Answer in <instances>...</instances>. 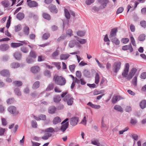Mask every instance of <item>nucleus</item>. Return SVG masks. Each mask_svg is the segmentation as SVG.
<instances>
[{"label": "nucleus", "instance_id": "f257e3e1", "mask_svg": "<svg viewBox=\"0 0 146 146\" xmlns=\"http://www.w3.org/2000/svg\"><path fill=\"white\" fill-rule=\"evenodd\" d=\"M129 63H126L125 66L123 70L122 73V75L123 77L125 78L127 80H129L128 78V73L129 72Z\"/></svg>", "mask_w": 146, "mask_h": 146}, {"label": "nucleus", "instance_id": "f03ea898", "mask_svg": "<svg viewBox=\"0 0 146 146\" xmlns=\"http://www.w3.org/2000/svg\"><path fill=\"white\" fill-rule=\"evenodd\" d=\"M55 82L57 85L63 86L65 84L66 81L65 79L62 77L57 76L55 78Z\"/></svg>", "mask_w": 146, "mask_h": 146}, {"label": "nucleus", "instance_id": "7ed1b4c3", "mask_svg": "<svg viewBox=\"0 0 146 146\" xmlns=\"http://www.w3.org/2000/svg\"><path fill=\"white\" fill-rule=\"evenodd\" d=\"M121 63L119 61L115 62L112 65V70L113 72L117 73L121 68Z\"/></svg>", "mask_w": 146, "mask_h": 146}, {"label": "nucleus", "instance_id": "20e7f679", "mask_svg": "<svg viewBox=\"0 0 146 146\" xmlns=\"http://www.w3.org/2000/svg\"><path fill=\"white\" fill-rule=\"evenodd\" d=\"M63 100L66 102L68 105L71 106L73 102L74 99L71 95L68 94L64 98Z\"/></svg>", "mask_w": 146, "mask_h": 146}, {"label": "nucleus", "instance_id": "39448f33", "mask_svg": "<svg viewBox=\"0 0 146 146\" xmlns=\"http://www.w3.org/2000/svg\"><path fill=\"white\" fill-rule=\"evenodd\" d=\"M8 110L10 113L14 115H17L19 113L16 107L14 106H11L9 107L8 109Z\"/></svg>", "mask_w": 146, "mask_h": 146}, {"label": "nucleus", "instance_id": "423d86ee", "mask_svg": "<svg viewBox=\"0 0 146 146\" xmlns=\"http://www.w3.org/2000/svg\"><path fill=\"white\" fill-rule=\"evenodd\" d=\"M27 3L28 6L30 7H36L38 6V3L35 1H32V0H27Z\"/></svg>", "mask_w": 146, "mask_h": 146}, {"label": "nucleus", "instance_id": "0eeeda50", "mask_svg": "<svg viewBox=\"0 0 146 146\" xmlns=\"http://www.w3.org/2000/svg\"><path fill=\"white\" fill-rule=\"evenodd\" d=\"M98 2L101 4L100 6V9H104L106 7L107 4L109 3V0H98Z\"/></svg>", "mask_w": 146, "mask_h": 146}, {"label": "nucleus", "instance_id": "6e6552de", "mask_svg": "<svg viewBox=\"0 0 146 146\" xmlns=\"http://www.w3.org/2000/svg\"><path fill=\"white\" fill-rule=\"evenodd\" d=\"M48 7L51 13H56L58 12V10L56 6L54 5L51 4L49 5Z\"/></svg>", "mask_w": 146, "mask_h": 146}, {"label": "nucleus", "instance_id": "1a4fd4ad", "mask_svg": "<svg viewBox=\"0 0 146 146\" xmlns=\"http://www.w3.org/2000/svg\"><path fill=\"white\" fill-rule=\"evenodd\" d=\"M137 70V69L135 68H133L131 69L128 74V78L129 80H130L133 76Z\"/></svg>", "mask_w": 146, "mask_h": 146}, {"label": "nucleus", "instance_id": "9d476101", "mask_svg": "<svg viewBox=\"0 0 146 146\" xmlns=\"http://www.w3.org/2000/svg\"><path fill=\"white\" fill-rule=\"evenodd\" d=\"M40 71L39 67L38 66H35L31 67V71L33 73L37 74Z\"/></svg>", "mask_w": 146, "mask_h": 146}, {"label": "nucleus", "instance_id": "9b49d317", "mask_svg": "<svg viewBox=\"0 0 146 146\" xmlns=\"http://www.w3.org/2000/svg\"><path fill=\"white\" fill-rule=\"evenodd\" d=\"M78 121V118L76 117L72 118L70 121V124L72 126L76 125Z\"/></svg>", "mask_w": 146, "mask_h": 146}, {"label": "nucleus", "instance_id": "f8f14e48", "mask_svg": "<svg viewBox=\"0 0 146 146\" xmlns=\"http://www.w3.org/2000/svg\"><path fill=\"white\" fill-rule=\"evenodd\" d=\"M122 99V98L119 96H113L112 99V103L115 104L117 101Z\"/></svg>", "mask_w": 146, "mask_h": 146}, {"label": "nucleus", "instance_id": "ddd939ff", "mask_svg": "<svg viewBox=\"0 0 146 146\" xmlns=\"http://www.w3.org/2000/svg\"><path fill=\"white\" fill-rule=\"evenodd\" d=\"M117 32V30L116 29L114 28L110 32V34L109 36V38H112L114 37L116 35V33Z\"/></svg>", "mask_w": 146, "mask_h": 146}, {"label": "nucleus", "instance_id": "4468645a", "mask_svg": "<svg viewBox=\"0 0 146 146\" xmlns=\"http://www.w3.org/2000/svg\"><path fill=\"white\" fill-rule=\"evenodd\" d=\"M13 56L15 59L17 60H20L22 57L21 54L19 52L17 51L13 54Z\"/></svg>", "mask_w": 146, "mask_h": 146}, {"label": "nucleus", "instance_id": "2eb2a0df", "mask_svg": "<svg viewBox=\"0 0 146 146\" xmlns=\"http://www.w3.org/2000/svg\"><path fill=\"white\" fill-rule=\"evenodd\" d=\"M122 49L123 50H129L130 52H132L133 51V49L131 44L128 45L123 46L122 47Z\"/></svg>", "mask_w": 146, "mask_h": 146}, {"label": "nucleus", "instance_id": "dca6fc26", "mask_svg": "<svg viewBox=\"0 0 146 146\" xmlns=\"http://www.w3.org/2000/svg\"><path fill=\"white\" fill-rule=\"evenodd\" d=\"M9 48V46L7 44H2L0 46V50L2 51L7 50Z\"/></svg>", "mask_w": 146, "mask_h": 146}, {"label": "nucleus", "instance_id": "f3484780", "mask_svg": "<svg viewBox=\"0 0 146 146\" xmlns=\"http://www.w3.org/2000/svg\"><path fill=\"white\" fill-rule=\"evenodd\" d=\"M69 126L68 122H67L62 125L60 128V130L62 132H64L66 129L68 128Z\"/></svg>", "mask_w": 146, "mask_h": 146}, {"label": "nucleus", "instance_id": "a211bd4d", "mask_svg": "<svg viewBox=\"0 0 146 146\" xmlns=\"http://www.w3.org/2000/svg\"><path fill=\"white\" fill-rule=\"evenodd\" d=\"M34 118L37 121H38L40 120H46V117L45 115L41 114L38 117L34 116Z\"/></svg>", "mask_w": 146, "mask_h": 146}, {"label": "nucleus", "instance_id": "6ab92c4d", "mask_svg": "<svg viewBox=\"0 0 146 146\" xmlns=\"http://www.w3.org/2000/svg\"><path fill=\"white\" fill-rule=\"evenodd\" d=\"M0 74L3 76H8L10 75V73L8 70H4L0 72Z\"/></svg>", "mask_w": 146, "mask_h": 146}, {"label": "nucleus", "instance_id": "aec40b11", "mask_svg": "<svg viewBox=\"0 0 146 146\" xmlns=\"http://www.w3.org/2000/svg\"><path fill=\"white\" fill-rule=\"evenodd\" d=\"M16 17L19 20H21L24 18L25 15L23 13L19 12L17 15Z\"/></svg>", "mask_w": 146, "mask_h": 146}, {"label": "nucleus", "instance_id": "412c9836", "mask_svg": "<svg viewBox=\"0 0 146 146\" xmlns=\"http://www.w3.org/2000/svg\"><path fill=\"white\" fill-rule=\"evenodd\" d=\"M68 54H62L60 55V58L61 60H66L70 56Z\"/></svg>", "mask_w": 146, "mask_h": 146}, {"label": "nucleus", "instance_id": "4be33fe9", "mask_svg": "<svg viewBox=\"0 0 146 146\" xmlns=\"http://www.w3.org/2000/svg\"><path fill=\"white\" fill-rule=\"evenodd\" d=\"M20 66V64L16 62H14L11 63L10 64V67L12 68H17L19 67Z\"/></svg>", "mask_w": 146, "mask_h": 146}, {"label": "nucleus", "instance_id": "5701e85b", "mask_svg": "<svg viewBox=\"0 0 146 146\" xmlns=\"http://www.w3.org/2000/svg\"><path fill=\"white\" fill-rule=\"evenodd\" d=\"M61 98L59 95L54 96L53 98L54 102L56 103H58L61 100Z\"/></svg>", "mask_w": 146, "mask_h": 146}, {"label": "nucleus", "instance_id": "b1692460", "mask_svg": "<svg viewBox=\"0 0 146 146\" xmlns=\"http://www.w3.org/2000/svg\"><path fill=\"white\" fill-rule=\"evenodd\" d=\"M1 4L5 7H9L10 5L9 1L6 0L2 1Z\"/></svg>", "mask_w": 146, "mask_h": 146}, {"label": "nucleus", "instance_id": "393cba45", "mask_svg": "<svg viewBox=\"0 0 146 146\" xmlns=\"http://www.w3.org/2000/svg\"><path fill=\"white\" fill-rule=\"evenodd\" d=\"M56 108L55 106H52L50 107L48 110V112L50 113L53 114L56 111Z\"/></svg>", "mask_w": 146, "mask_h": 146}, {"label": "nucleus", "instance_id": "a878e982", "mask_svg": "<svg viewBox=\"0 0 146 146\" xmlns=\"http://www.w3.org/2000/svg\"><path fill=\"white\" fill-rule=\"evenodd\" d=\"M61 121V119L60 118L58 117H56L54 119L53 121V123L54 124H56L58 123H60Z\"/></svg>", "mask_w": 146, "mask_h": 146}, {"label": "nucleus", "instance_id": "bb28decb", "mask_svg": "<svg viewBox=\"0 0 146 146\" xmlns=\"http://www.w3.org/2000/svg\"><path fill=\"white\" fill-rule=\"evenodd\" d=\"M87 105L90 106L92 108L95 109H99L100 108V106L99 105H94L92 104L91 102H89Z\"/></svg>", "mask_w": 146, "mask_h": 146}, {"label": "nucleus", "instance_id": "cd10ccee", "mask_svg": "<svg viewBox=\"0 0 146 146\" xmlns=\"http://www.w3.org/2000/svg\"><path fill=\"white\" fill-rule=\"evenodd\" d=\"M23 45V44L19 43H12L11 46L14 48H17Z\"/></svg>", "mask_w": 146, "mask_h": 146}, {"label": "nucleus", "instance_id": "c85d7f7f", "mask_svg": "<svg viewBox=\"0 0 146 146\" xmlns=\"http://www.w3.org/2000/svg\"><path fill=\"white\" fill-rule=\"evenodd\" d=\"M110 40L113 43H114L116 45H119V40L116 37L110 38Z\"/></svg>", "mask_w": 146, "mask_h": 146}, {"label": "nucleus", "instance_id": "c756f323", "mask_svg": "<svg viewBox=\"0 0 146 146\" xmlns=\"http://www.w3.org/2000/svg\"><path fill=\"white\" fill-rule=\"evenodd\" d=\"M40 82L38 81L35 82L33 84L32 88L34 89H36L39 87Z\"/></svg>", "mask_w": 146, "mask_h": 146}, {"label": "nucleus", "instance_id": "7c9ffc66", "mask_svg": "<svg viewBox=\"0 0 146 146\" xmlns=\"http://www.w3.org/2000/svg\"><path fill=\"white\" fill-rule=\"evenodd\" d=\"M52 135V134L50 133H45L43 136L42 137V138L43 140H47Z\"/></svg>", "mask_w": 146, "mask_h": 146}, {"label": "nucleus", "instance_id": "2f4dec72", "mask_svg": "<svg viewBox=\"0 0 146 146\" xmlns=\"http://www.w3.org/2000/svg\"><path fill=\"white\" fill-rule=\"evenodd\" d=\"M83 73L84 76L88 78L90 77V73L89 71L87 70H84Z\"/></svg>", "mask_w": 146, "mask_h": 146}, {"label": "nucleus", "instance_id": "473e14b6", "mask_svg": "<svg viewBox=\"0 0 146 146\" xmlns=\"http://www.w3.org/2000/svg\"><path fill=\"white\" fill-rule=\"evenodd\" d=\"M140 106L142 109H143L146 107V101L145 100H143L140 103Z\"/></svg>", "mask_w": 146, "mask_h": 146}, {"label": "nucleus", "instance_id": "72a5a7b5", "mask_svg": "<svg viewBox=\"0 0 146 146\" xmlns=\"http://www.w3.org/2000/svg\"><path fill=\"white\" fill-rule=\"evenodd\" d=\"M114 110L120 112L123 111V109L121 106L118 105H116L114 107Z\"/></svg>", "mask_w": 146, "mask_h": 146}, {"label": "nucleus", "instance_id": "f704fd0d", "mask_svg": "<svg viewBox=\"0 0 146 146\" xmlns=\"http://www.w3.org/2000/svg\"><path fill=\"white\" fill-rule=\"evenodd\" d=\"M145 39V35L144 34H142L140 35L138 38V40L141 41L144 40Z\"/></svg>", "mask_w": 146, "mask_h": 146}, {"label": "nucleus", "instance_id": "c9c22d12", "mask_svg": "<svg viewBox=\"0 0 146 146\" xmlns=\"http://www.w3.org/2000/svg\"><path fill=\"white\" fill-rule=\"evenodd\" d=\"M76 42L75 40H72L70 41L69 43V46L70 48H72L76 44Z\"/></svg>", "mask_w": 146, "mask_h": 146}, {"label": "nucleus", "instance_id": "e433bc0d", "mask_svg": "<svg viewBox=\"0 0 146 146\" xmlns=\"http://www.w3.org/2000/svg\"><path fill=\"white\" fill-rule=\"evenodd\" d=\"M59 53V51L58 50H56L52 53V56L53 58L55 59L58 55Z\"/></svg>", "mask_w": 146, "mask_h": 146}, {"label": "nucleus", "instance_id": "4c0bfd02", "mask_svg": "<svg viewBox=\"0 0 146 146\" xmlns=\"http://www.w3.org/2000/svg\"><path fill=\"white\" fill-rule=\"evenodd\" d=\"M64 12L66 18L67 19H70V15L68 10L66 9H65L64 10Z\"/></svg>", "mask_w": 146, "mask_h": 146}, {"label": "nucleus", "instance_id": "58836bf2", "mask_svg": "<svg viewBox=\"0 0 146 146\" xmlns=\"http://www.w3.org/2000/svg\"><path fill=\"white\" fill-rule=\"evenodd\" d=\"M13 84L16 86H20L22 85V82L19 81H16L13 82Z\"/></svg>", "mask_w": 146, "mask_h": 146}, {"label": "nucleus", "instance_id": "ea45409f", "mask_svg": "<svg viewBox=\"0 0 146 146\" xmlns=\"http://www.w3.org/2000/svg\"><path fill=\"white\" fill-rule=\"evenodd\" d=\"M29 29L28 27L25 26L24 28V32L25 34L28 35L29 33Z\"/></svg>", "mask_w": 146, "mask_h": 146}, {"label": "nucleus", "instance_id": "a19ab883", "mask_svg": "<svg viewBox=\"0 0 146 146\" xmlns=\"http://www.w3.org/2000/svg\"><path fill=\"white\" fill-rule=\"evenodd\" d=\"M54 85L53 84L51 83L49 84L46 88V90L47 91H50L52 90L54 88Z\"/></svg>", "mask_w": 146, "mask_h": 146}, {"label": "nucleus", "instance_id": "79ce46f5", "mask_svg": "<svg viewBox=\"0 0 146 146\" xmlns=\"http://www.w3.org/2000/svg\"><path fill=\"white\" fill-rule=\"evenodd\" d=\"M66 37V35L65 34H62L61 36L57 39V41H60L62 40L65 39Z\"/></svg>", "mask_w": 146, "mask_h": 146}, {"label": "nucleus", "instance_id": "37998d69", "mask_svg": "<svg viewBox=\"0 0 146 146\" xmlns=\"http://www.w3.org/2000/svg\"><path fill=\"white\" fill-rule=\"evenodd\" d=\"M26 61L28 64H31L34 62V60L31 58L30 57H28L26 59Z\"/></svg>", "mask_w": 146, "mask_h": 146}, {"label": "nucleus", "instance_id": "c03bdc74", "mask_svg": "<svg viewBox=\"0 0 146 146\" xmlns=\"http://www.w3.org/2000/svg\"><path fill=\"white\" fill-rule=\"evenodd\" d=\"M100 76L98 73H96L95 77V83L96 84H98L99 81Z\"/></svg>", "mask_w": 146, "mask_h": 146}, {"label": "nucleus", "instance_id": "a18cd8bd", "mask_svg": "<svg viewBox=\"0 0 146 146\" xmlns=\"http://www.w3.org/2000/svg\"><path fill=\"white\" fill-rule=\"evenodd\" d=\"M43 16L44 18L47 20H49L51 18L50 15L46 13H43Z\"/></svg>", "mask_w": 146, "mask_h": 146}, {"label": "nucleus", "instance_id": "49530a36", "mask_svg": "<svg viewBox=\"0 0 146 146\" xmlns=\"http://www.w3.org/2000/svg\"><path fill=\"white\" fill-rule=\"evenodd\" d=\"M137 76H135L132 80V83L135 86H136L137 85Z\"/></svg>", "mask_w": 146, "mask_h": 146}, {"label": "nucleus", "instance_id": "de8ad7c7", "mask_svg": "<svg viewBox=\"0 0 146 146\" xmlns=\"http://www.w3.org/2000/svg\"><path fill=\"white\" fill-rule=\"evenodd\" d=\"M44 74L45 76L48 77L50 78V77L51 75L50 72L47 70H46L44 71Z\"/></svg>", "mask_w": 146, "mask_h": 146}, {"label": "nucleus", "instance_id": "09e8293b", "mask_svg": "<svg viewBox=\"0 0 146 146\" xmlns=\"http://www.w3.org/2000/svg\"><path fill=\"white\" fill-rule=\"evenodd\" d=\"M21 50L23 52L25 53H27L29 52L28 49L24 46L22 47L21 48Z\"/></svg>", "mask_w": 146, "mask_h": 146}, {"label": "nucleus", "instance_id": "8fccbe9b", "mask_svg": "<svg viewBox=\"0 0 146 146\" xmlns=\"http://www.w3.org/2000/svg\"><path fill=\"white\" fill-rule=\"evenodd\" d=\"M50 35L49 33H44L42 36V38L44 40H47L50 36Z\"/></svg>", "mask_w": 146, "mask_h": 146}, {"label": "nucleus", "instance_id": "3c124183", "mask_svg": "<svg viewBox=\"0 0 146 146\" xmlns=\"http://www.w3.org/2000/svg\"><path fill=\"white\" fill-rule=\"evenodd\" d=\"M14 91L15 93L16 94L17 96H20L21 95V93L20 91L19 88H16L15 89Z\"/></svg>", "mask_w": 146, "mask_h": 146}, {"label": "nucleus", "instance_id": "603ef678", "mask_svg": "<svg viewBox=\"0 0 146 146\" xmlns=\"http://www.w3.org/2000/svg\"><path fill=\"white\" fill-rule=\"evenodd\" d=\"M15 100L13 98H12L8 99L7 101V102L8 104H12L15 102Z\"/></svg>", "mask_w": 146, "mask_h": 146}, {"label": "nucleus", "instance_id": "864d4df0", "mask_svg": "<svg viewBox=\"0 0 146 146\" xmlns=\"http://www.w3.org/2000/svg\"><path fill=\"white\" fill-rule=\"evenodd\" d=\"M85 33V31H79L77 32V34L80 36H82L84 35Z\"/></svg>", "mask_w": 146, "mask_h": 146}, {"label": "nucleus", "instance_id": "5fc2aeb1", "mask_svg": "<svg viewBox=\"0 0 146 146\" xmlns=\"http://www.w3.org/2000/svg\"><path fill=\"white\" fill-rule=\"evenodd\" d=\"M45 131L47 132L52 133L54 131V130L53 128L50 127L46 129Z\"/></svg>", "mask_w": 146, "mask_h": 146}, {"label": "nucleus", "instance_id": "6e6d98bb", "mask_svg": "<svg viewBox=\"0 0 146 146\" xmlns=\"http://www.w3.org/2000/svg\"><path fill=\"white\" fill-rule=\"evenodd\" d=\"M15 31L17 32L20 31L21 29V26L20 25H19L15 27Z\"/></svg>", "mask_w": 146, "mask_h": 146}, {"label": "nucleus", "instance_id": "4d7b16f0", "mask_svg": "<svg viewBox=\"0 0 146 146\" xmlns=\"http://www.w3.org/2000/svg\"><path fill=\"white\" fill-rule=\"evenodd\" d=\"M140 24L141 27L144 28H146V21H142L140 22Z\"/></svg>", "mask_w": 146, "mask_h": 146}, {"label": "nucleus", "instance_id": "13d9d810", "mask_svg": "<svg viewBox=\"0 0 146 146\" xmlns=\"http://www.w3.org/2000/svg\"><path fill=\"white\" fill-rule=\"evenodd\" d=\"M129 39L127 38H122L121 40V42L124 44H126L129 41Z\"/></svg>", "mask_w": 146, "mask_h": 146}, {"label": "nucleus", "instance_id": "bf43d9fd", "mask_svg": "<svg viewBox=\"0 0 146 146\" xmlns=\"http://www.w3.org/2000/svg\"><path fill=\"white\" fill-rule=\"evenodd\" d=\"M92 143L94 145H96L98 146H100V143L98 140H97L92 141Z\"/></svg>", "mask_w": 146, "mask_h": 146}, {"label": "nucleus", "instance_id": "052dcab7", "mask_svg": "<svg viewBox=\"0 0 146 146\" xmlns=\"http://www.w3.org/2000/svg\"><path fill=\"white\" fill-rule=\"evenodd\" d=\"M76 74L77 78L79 79L81 78L82 76V74L79 71H77L76 72Z\"/></svg>", "mask_w": 146, "mask_h": 146}, {"label": "nucleus", "instance_id": "680f3d73", "mask_svg": "<svg viewBox=\"0 0 146 146\" xmlns=\"http://www.w3.org/2000/svg\"><path fill=\"white\" fill-rule=\"evenodd\" d=\"M30 56L33 58H35L36 57V55L35 52L32 51H31L29 53Z\"/></svg>", "mask_w": 146, "mask_h": 146}, {"label": "nucleus", "instance_id": "e2e57ef3", "mask_svg": "<svg viewBox=\"0 0 146 146\" xmlns=\"http://www.w3.org/2000/svg\"><path fill=\"white\" fill-rule=\"evenodd\" d=\"M75 66L74 64L71 65L69 66V68L71 72H73L74 71Z\"/></svg>", "mask_w": 146, "mask_h": 146}, {"label": "nucleus", "instance_id": "0e129e2a", "mask_svg": "<svg viewBox=\"0 0 146 146\" xmlns=\"http://www.w3.org/2000/svg\"><path fill=\"white\" fill-rule=\"evenodd\" d=\"M31 125L32 127L35 128L37 127V124L36 121L35 120L32 121L31 122Z\"/></svg>", "mask_w": 146, "mask_h": 146}, {"label": "nucleus", "instance_id": "69168bd1", "mask_svg": "<svg viewBox=\"0 0 146 146\" xmlns=\"http://www.w3.org/2000/svg\"><path fill=\"white\" fill-rule=\"evenodd\" d=\"M123 10V7H121L119 8L116 12V14H118L119 13H121Z\"/></svg>", "mask_w": 146, "mask_h": 146}, {"label": "nucleus", "instance_id": "338daca9", "mask_svg": "<svg viewBox=\"0 0 146 146\" xmlns=\"http://www.w3.org/2000/svg\"><path fill=\"white\" fill-rule=\"evenodd\" d=\"M95 0H86V4L88 5H90L92 3H93Z\"/></svg>", "mask_w": 146, "mask_h": 146}, {"label": "nucleus", "instance_id": "774afa93", "mask_svg": "<svg viewBox=\"0 0 146 146\" xmlns=\"http://www.w3.org/2000/svg\"><path fill=\"white\" fill-rule=\"evenodd\" d=\"M132 137L135 140H137L138 139V135L135 134H131Z\"/></svg>", "mask_w": 146, "mask_h": 146}]
</instances>
